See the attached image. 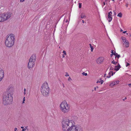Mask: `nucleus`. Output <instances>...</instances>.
Segmentation results:
<instances>
[{"mask_svg":"<svg viewBox=\"0 0 131 131\" xmlns=\"http://www.w3.org/2000/svg\"><path fill=\"white\" fill-rule=\"evenodd\" d=\"M63 131H83L82 127L76 125L73 120L68 119L62 120L61 122Z\"/></svg>","mask_w":131,"mask_h":131,"instance_id":"nucleus-1","label":"nucleus"},{"mask_svg":"<svg viewBox=\"0 0 131 131\" xmlns=\"http://www.w3.org/2000/svg\"><path fill=\"white\" fill-rule=\"evenodd\" d=\"M7 90V91L4 94L3 97V103L5 105L11 104L13 102V90L12 88L8 87Z\"/></svg>","mask_w":131,"mask_h":131,"instance_id":"nucleus-2","label":"nucleus"},{"mask_svg":"<svg viewBox=\"0 0 131 131\" xmlns=\"http://www.w3.org/2000/svg\"><path fill=\"white\" fill-rule=\"evenodd\" d=\"M61 111L64 114L68 113L70 111L71 106L66 101H62L59 105Z\"/></svg>","mask_w":131,"mask_h":131,"instance_id":"nucleus-3","label":"nucleus"},{"mask_svg":"<svg viewBox=\"0 0 131 131\" xmlns=\"http://www.w3.org/2000/svg\"><path fill=\"white\" fill-rule=\"evenodd\" d=\"M15 39L14 34H12L8 35L6 38L5 42L6 46L8 48L12 47L14 44Z\"/></svg>","mask_w":131,"mask_h":131,"instance_id":"nucleus-4","label":"nucleus"},{"mask_svg":"<svg viewBox=\"0 0 131 131\" xmlns=\"http://www.w3.org/2000/svg\"><path fill=\"white\" fill-rule=\"evenodd\" d=\"M41 94L44 96H48L50 92V89L47 82H45L41 86Z\"/></svg>","mask_w":131,"mask_h":131,"instance_id":"nucleus-5","label":"nucleus"},{"mask_svg":"<svg viewBox=\"0 0 131 131\" xmlns=\"http://www.w3.org/2000/svg\"><path fill=\"white\" fill-rule=\"evenodd\" d=\"M12 14L10 13L4 14H0V22L4 21L11 17Z\"/></svg>","mask_w":131,"mask_h":131,"instance_id":"nucleus-6","label":"nucleus"},{"mask_svg":"<svg viewBox=\"0 0 131 131\" xmlns=\"http://www.w3.org/2000/svg\"><path fill=\"white\" fill-rule=\"evenodd\" d=\"M122 39L123 40V45L126 47L128 48L129 46V43L128 41L124 37H122Z\"/></svg>","mask_w":131,"mask_h":131,"instance_id":"nucleus-7","label":"nucleus"},{"mask_svg":"<svg viewBox=\"0 0 131 131\" xmlns=\"http://www.w3.org/2000/svg\"><path fill=\"white\" fill-rule=\"evenodd\" d=\"M35 62L29 60V62L28 64V68L30 69L34 67Z\"/></svg>","mask_w":131,"mask_h":131,"instance_id":"nucleus-8","label":"nucleus"},{"mask_svg":"<svg viewBox=\"0 0 131 131\" xmlns=\"http://www.w3.org/2000/svg\"><path fill=\"white\" fill-rule=\"evenodd\" d=\"M36 59V54H34L30 57L29 60L35 62Z\"/></svg>","mask_w":131,"mask_h":131,"instance_id":"nucleus-9","label":"nucleus"},{"mask_svg":"<svg viewBox=\"0 0 131 131\" xmlns=\"http://www.w3.org/2000/svg\"><path fill=\"white\" fill-rule=\"evenodd\" d=\"M104 60V58L102 57H100L98 58L96 60V62L98 64L102 63Z\"/></svg>","mask_w":131,"mask_h":131,"instance_id":"nucleus-10","label":"nucleus"},{"mask_svg":"<svg viewBox=\"0 0 131 131\" xmlns=\"http://www.w3.org/2000/svg\"><path fill=\"white\" fill-rule=\"evenodd\" d=\"M4 71L2 69H0V81H1L4 77Z\"/></svg>","mask_w":131,"mask_h":131,"instance_id":"nucleus-11","label":"nucleus"},{"mask_svg":"<svg viewBox=\"0 0 131 131\" xmlns=\"http://www.w3.org/2000/svg\"><path fill=\"white\" fill-rule=\"evenodd\" d=\"M112 13L111 11L110 12L108 13V20L109 22H110L112 19Z\"/></svg>","mask_w":131,"mask_h":131,"instance_id":"nucleus-12","label":"nucleus"},{"mask_svg":"<svg viewBox=\"0 0 131 131\" xmlns=\"http://www.w3.org/2000/svg\"><path fill=\"white\" fill-rule=\"evenodd\" d=\"M119 82V81H113L110 84V86L111 87L115 85L118 84Z\"/></svg>","mask_w":131,"mask_h":131,"instance_id":"nucleus-13","label":"nucleus"},{"mask_svg":"<svg viewBox=\"0 0 131 131\" xmlns=\"http://www.w3.org/2000/svg\"><path fill=\"white\" fill-rule=\"evenodd\" d=\"M121 66L118 63V65L117 66H115V68L114 70H115L117 71L119 70L120 68H121Z\"/></svg>","mask_w":131,"mask_h":131,"instance_id":"nucleus-14","label":"nucleus"},{"mask_svg":"<svg viewBox=\"0 0 131 131\" xmlns=\"http://www.w3.org/2000/svg\"><path fill=\"white\" fill-rule=\"evenodd\" d=\"M86 17V16L84 13H81V18H83Z\"/></svg>","mask_w":131,"mask_h":131,"instance_id":"nucleus-15","label":"nucleus"},{"mask_svg":"<svg viewBox=\"0 0 131 131\" xmlns=\"http://www.w3.org/2000/svg\"><path fill=\"white\" fill-rule=\"evenodd\" d=\"M114 55L115 56V58H117L118 59L120 57V55L118 54L117 53H116V52L115 53Z\"/></svg>","mask_w":131,"mask_h":131,"instance_id":"nucleus-16","label":"nucleus"},{"mask_svg":"<svg viewBox=\"0 0 131 131\" xmlns=\"http://www.w3.org/2000/svg\"><path fill=\"white\" fill-rule=\"evenodd\" d=\"M118 62V59H117L116 61H115L114 60H113L112 62V63L114 64H116Z\"/></svg>","mask_w":131,"mask_h":131,"instance_id":"nucleus-17","label":"nucleus"},{"mask_svg":"<svg viewBox=\"0 0 131 131\" xmlns=\"http://www.w3.org/2000/svg\"><path fill=\"white\" fill-rule=\"evenodd\" d=\"M117 16L120 17H121L122 16V14L121 13H119L117 14Z\"/></svg>","mask_w":131,"mask_h":131,"instance_id":"nucleus-18","label":"nucleus"},{"mask_svg":"<svg viewBox=\"0 0 131 131\" xmlns=\"http://www.w3.org/2000/svg\"><path fill=\"white\" fill-rule=\"evenodd\" d=\"M109 74H110V75L111 74V75L112 76H113V71H111L110 72H109Z\"/></svg>","mask_w":131,"mask_h":131,"instance_id":"nucleus-19","label":"nucleus"},{"mask_svg":"<svg viewBox=\"0 0 131 131\" xmlns=\"http://www.w3.org/2000/svg\"><path fill=\"white\" fill-rule=\"evenodd\" d=\"M82 3H79V8H80L81 7Z\"/></svg>","mask_w":131,"mask_h":131,"instance_id":"nucleus-20","label":"nucleus"},{"mask_svg":"<svg viewBox=\"0 0 131 131\" xmlns=\"http://www.w3.org/2000/svg\"><path fill=\"white\" fill-rule=\"evenodd\" d=\"M82 74L83 75L86 76L87 75V73H85L84 72H83L82 73Z\"/></svg>","mask_w":131,"mask_h":131,"instance_id":"nucleus-21","label":"nucleus"},{"mask_svg":"<svg viewBox=\"0 0 131 131\" xmlns=\"http://www.w3.org/2000/svg\"><path fill=\"white\" fill-rule=\"evenodd\" d=\"M130 65L129 63H128L127 62H126V67H127L128 66Z\"/></svg>","mask_w":131,"mask_h":131,"instance_id":"nucleus-22","label":"nucleus"},{"mask_svg":"<svg viewBox=\"0 0 131 131\" xmlns=\"http://www.w3.org/2000/svg\"><path fill=\"white\" fill-rule=\"evenodd\" d=\"M114 50H111V53L112 54H115V52H114Z\"/></svg>","mask_w":131,"mask_h":131,"instance_id":"nucleus-23","label":"nucleus"},{"mask_svg":"<svg viewBox=\"0 0 131 131\" xmlns=\"http://www.w3.org/2000/svg\"><path fill=\"white\" fill-rule=\"evenodd\" d=\"M25 127L26 128H24L22 130V131H26V127Z\"/></svg>","mask_w":131,"mask_h":131,"instance_id":"nucleus-24","label":"nucleus"},{"mask_svg":"<svg viewBox=\"0 0 131 131\" xmlns=\"http://www.w3.org/2000/svg\"><path fill=\"white\" fill-rule=\"evenodd\" d=\"M25 101V97H23V103H24V101Z\"/></svg>","mask_w":131,"mask_h":131,"instance_id":"nucleus-25","label":"nucleus"},{"mask_svg":"<svg viewBox=\"0 0 131 131\" xmlns=\"http://www.w3.org/2000/svg\"><path fill=\"white\" fill-rule=\"evenodd\" d=\"M104 82V81L103 80H101L99 82V83H101V84H102Z\"/></svg>","mask_w":131,"mask_h":131,"instance_id":"nucleus-26","label":"nucleus"},{"mask_svg":"<svg viewBox=\"0 0 131 131\" xmlns=\"http://www.w3.org/2000/svg\"><path fill=\"white\" fill-rule=\"evenodd\" d=\"M63 54H64V55H66V51H64V50H63Z\"/></svg>","mask_w":131,"mask_h":131,"instance_id":"nucleus-27","label":"nucleus"},{"mask_svg":"<svg viewBox=\"0 0 131 131\" xmlns=\"http://www.w3.org/2000/svg\"><path fill=\"white\" fill-rule=\"evenodd\" d=\"M91 52H92L93 51V47L91 46Z\"/></svg>","mask_w":131,"mask_h":131,"instance_id":"nucleus-28","label":"nucleus"},{"mask_svg":"<svg viewBox=\"0 0 131 131\" xmlns=\"http://www.w3.org/2000/svg\"><path fill=\"white\" fill-rule=\"evenodd\" d=\"M111 77V75L110 74H108V75L107 76V78H110Z\"/></svg>","mask_w":131,"mask_h":131,"instance_id":"nucleus-29","label":"nucleus"},{"mask_svg":"<svg viewBox=\"0 0 131 131\" xmlns=\"http://www.w3.org/2000/svg\"><path fill=\"white\" fill-rule=\"evenodd\" d=\"M71 80H72V79H71V78L70 77H69L68 79V80L69 81H70Z\"/></svg>","mask_w":131,"mask_h":131,"instance_id":"nucleus-30","label":"nucleus"},{"mask_svg":"<svg viewBox=\"0 0 131 131\" xmlns=\"http://www.w3.org/2000/svg\"><path fill=\"white\" fill-rule=\"evenodd\" d=\"M69 76V75L68 74V73H66V74L65 75V76L66 77H67Z\"/></svg>","mask_w":131,"mask_h":131,"instance_id":"nucleus-31","label":"nucleus"},{"mask_svg":"<svg viewBox=\"0 0 131 131\" xmlns=\"http://www.w3.org/2000/svg\"><path fill=\"white\" fill-rule=\"evenodd\" d=\"M14 131H18L17 130V128H15L14 129Z\"/></svg>","mask_w":131,"mask_h":131,"instance_id":"nucleus-32","label":"nucleus"},{"mask_svg":"<svg viewBox=\"0 0 131 131\" xmlns=\"http://www.w3.org/2000/svg\"><path fill=\"white\" fill-rule=\"evenodd\" d=\"M25 0H20V2H24Z\"/></svg>","mask_w":131,"mask_h":131,"instance_id":"nucleus-33","label":"nucleus"},{"mask_svg":"<svg viewBox=\"0 0 131 131\" xmlns=\"http://www.w3.org/2000/svg\"><path fill=\"white\" fill-rule=\"evenodd\" d=\"M65 55L64 54H63L62 55V57L63 58L65 57Z\"/></svg>","mask_w":131,"mask_h":131,"instance_id":"nucleus-34","label":"nucleus"},{"mask_svg":"<svg viewBox=\"0 0 131 131\" xmlns=\"http://www.w3.org/2000/svg\"><path fill=\"white\" fill-rule=\"evenodd\" d=\"M105 2H104L103 3V6H104V5H105Z\"/></svg>","mask_w":131,"mask_h":131,"instance_id":"nucleus-35","label":"nucleus"},{"mask_svg":"<svg viewBox=\"0 0 131 131\" xmlns=\"http://www.w3.org/2000/svg\"><path fill=\"white\" fill-rule=\"evenodd\" d=\"M114 54H111V55H110L111 57H112V56L113 55H114Z\"/></svg>","mask_w":131,"mask_h":131,"instance_id":"nucleus-36","label":"nucleus"},{"mask_svg":"<svg viewBox=\"0 0 131 131\" xmlns=\"http://www.w3.org/2000/svg\"><path fill=\"white\" fill-rule=\"evenodd\" d=\"M94 90L96 91V87L94 88Z\"/></svg>","mask_w":131,"mask_h":131,"instance_id":"nucleus-37","label":"nucleus"},{"mask_svg":"<svg viewBox=\"0 0 131 131\" xmlns=\"http://www.w3.org/2000/svg\"><path fill=\"white\" fill-rule=\"evenodd\" d=\"M127 99V98L126 97H125L124 98V99H123V101H124L125 100H126Z\"/></svg>","mask_w":131,"mask_h":131,"instance_id":"nucleus-38","label":"nucleus"},{"mask_svg":"<svg viewBox=\"0 0 131 131\" xmlns=\"http://www.w3.org/2000/svg\"><path fill=\"white\" fill-rule=\"evenodd\" d=\"M126 31H123V34H125V33H126Z\"/></svg>","mask_w":131,"mask_h":131,"instance_id":"nucleus-39","label":"nucleus"},{"mask_svg":"<svg viewBox=\"0 0 131 131\" xmlns=\"http://www.w3.org/2000/svg\"><path fill=\"white\" fill-rule=\"evenodd\" d=\"M21 128H22V129H23L24 128V127H23V126H21Z\"/></svg>","mask_w":131,"mask_h":131,"instance_id":"nucleus-40","label":"nucleus"},{"mask_svg":"<svg viewBox=\"0 0 131 131\" xmlns=\"http://www.w3.org/2000/svg\"><path fill=\"white\" fill-rule=\"evenodd\" d=\"M26 89H24V92H26Z\"/></svg>","mask_w":131,"mask_h":131,"instance_id":"nucleus-41","label":"nucleus"},{"mask_svg":"<svg viewBox=\"0 0 131 131\" xmlns=\"http://www.w3.org/2000/svg\"><path fill=\"white\" fill-rule=\"evenodd\" d=\"M26 94V92H24V95H25Z\"/></svg>","mask_w":131,"mask_h":131,"instance_id":"nucleus-42","label":"nucleus"},{"mask_svg":"<svg viewBox=\"0 0 131 131\" xmlns=\"http://www.w3.org/2000/svg\"><path fill=\"white\" fill-rule=\"evenodd\" d=\"M100 81H97V82H96V83H99V82Z\"/></svg>","mask_w":131,"mask_h":131,"instance_id":"nucleus-43","label":"nucleus"},{"mask_svg":"<svg viewBox=\"0 0 131 131\" xmlns=\"http://www.w3.org/2000/svg\"><path fill=\"white\" fill-rule=\"evenodd\" d=\"M82 22L83 23H84V21L83 20H82Z\"/></svg>","mask_w":131,"mask_h":131,"instance_id":"nucleus-44","label":"nucleus"},{"mask_svg":"<svg viewBox=\"0 0 131 131\" xmlns=\"http://www.w3.org/2000/svg\"><path fill=\"white\" fill-rule=\"evenodd\" d=\"M128 85L129 86H131V83H130V84H128Z\"/></svg>","mask_w":131,"mask_h":131,"instance_id":"nucleus-45","label":"nucleus"},{"mask_svg":"<svg viewBox=\"0 0 131 131\" xmlns=\"http://www.w3.org/2000/svg\"><path fill=\"white\" fill-rule=\"evenodd\" d=\"M114 13L115 15L116 14V13L115 11H114Z\"/></svg>","mask_w":131,"mask_h":131,"instance_id":"nucleus-46","label":"nucleus"},{"mask_svg":"<svg viewBox=\"0 0 131 131\" xmlns=\"http://www.w3.org/2000/svg\"><path fill=\"white\" fill-rule=\"evenodd\" d=\"M96 88H98V86H97Z\"/></svg>","mask_w":131,"mask_h":131,"instance_id":"nucleus-47","label":"nucleus"},{"mask_svg":"<svg viewBox=\"0 0 131 131\" xmlns=\"http://www.w3.org/2000/svg\"><path fill=\"white\" fill-rule=\"evenodd\" d=\"M126 34L127 35H128V34L127 33H126Z\"/></svg>","mask_w":131,"mask_h":131,"instance_id":"nucleus-48","label":"nucleus"},{"mask_svg":"<svg viewBox=\"0 0 131 131\" xmlns=\"http://www.w3.org/2000/svg\"><path fill=\"white\" fill-rule=\"evenodd\" d=\"M121 31H123V30H121Z\"/></svg>","mask_w":131,"mask_h":131,"instance_id":"nucleus-49","label":"nucleus"},{"mask_svg":"<svg viewBox=\"0 0 131 131\" xmlns=\"http://www.w3.org/2000/svg\"><path fill=\"white\" fill-rule=\"evenodd\" d=\"M112 1H114V0H112Z\"/></svg>","mask_w":131,"mask_h":131,"instance_id":"nucleus-50","label":"nucleus"},{"mask_svg":"<svg viewBox=\"0 0 131 131\" xmlns=\"http://www.w3.org/2000/svg\"><path fill=\"white\" fill-rule=\"evenodd\" d=\"M91 46V44H90Z\"/></svg>","mask_w":131,"mask_h":131,"instance_id":"nucleus-51","label":"nucleus"}]
</instances>
